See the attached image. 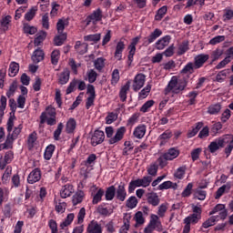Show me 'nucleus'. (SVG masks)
I'll list each match as a JSON object with an SVG mask.
<instances>
[{
	"instance_id": "nucleus-1",
	"label": "nucleus",
	"mask_w": 233,
	"mask_h": 233,
	"mask_svg": "<svg viewBox=\"0 0 233 233\" xmlns=\"http://www.w3.org/2000/svg\"><path fill=\"white\" fill-rule=\"evenodd\" d=\"M193 213L184 218V228L182 233H189L190 232V225H198L199 219H201V208L198 206H193Z\"/></svg>"
},
{
	"instance_id": "nucleus-2",
	"label": "nucleus",
	"mask_w": 233,
	"mask_h": 233,
	"mask_svg": "<svg viewBox=\"0 0 233 233\" xmlns=\"http://www.w3.org/2000/svg\"><path fill=\"white\" fill-rule=\"evenodd\" d=\"M40 123L41 125L46 123L49 127L57 125V112L56 111V107L52 106H46V110L40 115Z\"/></svg>"
},
{
	"instance_id": "nucleus-3",
	"label": "nucleus",
	"mask_w": 233,
	"mask_h": 233,
	"mask_svg": "<svg viewBox=\"0 0 233 233\" xmlns=\"http://www.w3.org/2000/svg\"><path fill=\"white\" fill-rule=\"evenodd\" d=\"M184 88H187V82H178L177 78L173 76L165 90L167 93L172 92L173 94H179V92L183 91Z\"/></svg>"
},
{
	"instance_id": "nucleus-4",
	"label": "nucleus",
	"mask_w": 233,
	"mask_h": 233,
	"mask_svg": "<svg viewBox=\"0 0 233 233\" xmlns=\"http://www.w3.org/2000/svg\"><path fill=\"white\" fill-rule=\"evenodd\" d=\"M14 117H15V116H10L7 120L6 130L8 134L6 136L5 142L3 144V148L5 150L8 148H12V145H14V141L17 139V138H14V137L12 136V130H14Z\"/></svg>"
},
{
	"instance_id": "nucleus-5",
	"label": "nucleus",
	"mask_w": 233,
	"mask_h": 233,
	"mask_svg": "<svg viewBox=\"0 0 233 233\" xmlns=\"http://www.w3.org/2000/svg\"><path fill=\"white\" fill-rule=\"evenodd\" d=\"M228 136L218 137L209 143L208 149L209 150L210 154H216L219 148H225V145H228Z\"/></svg>"
},
{
	"instance_id": "nucleus-6",
	"label": "nucleus",
	"mask_w": 233,
	"mask_h": 233,
	"mask_svg": "<svg viewBox=\"0 0 233 233\" xmlns=\"http://www.w3.org/2000/svg\"><path fill=\"white\" fill-rule=\"evenodd\" d=\"M76 86H77L78 90L83 91L86 89V83L85 81L80 79L74 78L68 85L66 94L68 96L69 94H72L76 90Z\"/></svg>"
},
{
	"instance_id": "nucleus-7",
	"label": "nucleus",
	"mask_w": 233,
	"mask_h": 233,
	"mask_svg": "<svg viewBox=\"0 0 233 233\" xmlns=\"http://www.w3.org/2000/svg\"><path fill=\"white\" fill-rule=\"evenodd\" d=\"M147 81V76L143 73H138L135 76L133 80L132 88L134 92H139L143 86H145V82Z\"/></svg>"
},
{
	"instance_id": "nucleus-8",
	"label": "nucleus",
	"mask_w": 233,
	"mask_h": 233,
	"mask_svg": "<svg viewBox=\"0 0 233 233\" xmlns=\"http://www.w3.org/2000/svg\"><path fill=\"white\" fill-rule=\"evenodd\" d=\"M127 185L125 182H120L119 185L116 187V195L115 198L117 201H125L127 199Z\"/></svg>"
},
{
	"instance_id": "nucleus-9",
	"label": "nucleus",
	"mask_w": 233,
	"mask_h": 233,
	"mask_svg": "<svg viewBox=\"0 0 233 233\" xmlns=\"http://www.w3.org/2000/svg\"><path fill=\"white\" fill-rule=\"evenodd\" d=\"M125 134H127V127H120L116 129L115 136L107 140L108 145H116V143H119L125 137Z\"/></svg>"
},
{
	"instance_id": "nucleus-10",
	"label": "nucleus",
	"mask_w": 233,
	"mask_h": 233,
	"mask_svg": "<svg viewBox=\"0 0 233 233\" xmlns=\"http://www.w3.org/2000/svg\"><path fill=\"white\" fill-rule=\"evenodd\" d=\"M103 141H105V132L99 129L95 130L91 137L92 147H97V145H101Z\"/></svg>"
},
{
	"instance_id": "nucleus-11",
	"label": "nucleus",
	"mask_w": 233,
	"mask_h": 233,
	"mask_svg": "<svg viewBox=\"0 0 233 233\" xmlns=\"http://www.w3.org/2000/svg\"><path fill=\"white\" fill-rule=\"evenodd\" d=\"M41 176H42L41 168L36 167L33 169L27 177V183L29 185H34L38 181H41Z\"/></svg>"
},
{
	"instance_id": "nucleus-12",
	"label": "nucleus",
	"mask_w": 233,
	"mask_h": 233,
	"mask_svg": "<svg viewBox=\"0 0 233 233\" xmlns=\"http://www.w3.org/2000/svg\"><path fill=\"white\" fill-rule=\"evenodd\" d=\"M210 59V56L207 54H199L194 57V66L196 70H199V68H203V66L207 61Z\"/></svg>"
},
{
	"instance_id": "nucleus-13",
	"label": "nucleus",
	"mask_w": 233,
	"mask_h": 233,
	"mask_svg": "<svg viewBox=\"0 0 233 233\" xmlns=\"http://www.w3.org/2000/svg\"><path fill=\"white\" fill-rule=\"evenodd\" d=\"M219 212L220 219H227V216H228V211L227 210L224 204H218L213 209L209 212V216H214V214H218Z\"/></svg>"
},
{
	"instance_id": "nucleus-14",
	"label": "nucleus",
	"mask_w": 233,
	"mask_h": 233,
	"mask_svg": "<svg viewBox=\"0 0 233 233\" xmlns=\"http://www.w3.org/2000/svg\"><path fill=\"white\" fill-rule=\"evenodd\" d=\"M14 161V151L9 150L5 152L4 158H0V170H5L7 165H10Z\"/></svg>"
},
{
	"instance_id": "nucleus-15",
	"label": "nucleus",
	"mask_w": 233,
	"mask_h": 233,
	"mask_svg": "<svg viewBox=\"0 0 233 233\" xmlns=\"http://www.w3.org/2000/svg\"><path fill=\"white\" fill-rule=\"evenodd\" d=\"M170 41H172V36L170 35H165L155 43V46L157 50H165L170 45Z\"/></svg>"
},
{
	"instance_id": "nucleus-16",
	"label": "nucleus",
	"mask_w": 233,
	"mask_h": 233,
	"mask_svg": "<svg viewBox=\"0 0 233 233\" xmlns=\"http://www.w3.org/2000/svg\"><path fill=\"white\" fill-rule=\"evenodd\" d=\"M86 233H103V227L97 220H91L86 227Z\"/></svg>"
},
{
	"instance_id": "nucleus-17",
	"label": "nucleus",
	"mask_w": 233,
	"mask_h": 233,
	"mask_svg": "<svg viewBox=\"0 0 233 233\" xmlns=\"http://www.w3.org/2000/svg\"><path fill=\"white\" fill-rule=\"evenodd\" d=\"M74 192H76V189H74V185L67 183L62 187L60 196L63 199H66V198H70Z\"/></svg>"
},
{
	"instance_id": "nucleus-18",
	"label": "nucleus",
	"mask_w": 233,
	"mask_h": 233,
	"mask_svg": "<svg viewBox=\"0 0 233 233\" xmlns=\"http://www.w3.org/2000/svg\"><path fill=\"white\" fill-rule=\"evenodd\" d=\"M161 35H163V31H161V29H159V28H156L154 30V32H152L146 38L147 40L144 42V46H148V45H152V43H154V41H156V39H157V37H161Z\"/></svg>"
},
{
	"instance_id": "nucleus-19",
	"label": "nucleus",
	"mask_w": 233,
	"mask_h": 233,
	"mask_svg": "<svg viewBox=\"0 0 233 233\" xmlns=\"http://www.w3.org/2000/svg\"><path fill=\"white\" fill-rule=\"evenodd\" d=\"M31 59L35 65L41 63V61H45V51H43L41 47L36 48L33 52Z\"/></svg>"
},
{
	"instance_id": "nucleus-20",
	"label": "nucleus",
	"mask_w": 233,
	"mask_h": 233,
	"mask_svg": "<svg viewBox=\"0 0 233 233\" xmlns=\"http://www.w3.org/2000/svg\"><path fill=\"white\" fill-rule=\"evenodd\" d=\"M12 26V15H7L0 20V29L2 32H8Z\"/></svg>"
},
{
	"instance_id": "nucleus-21",
	"label": "nucleus",
	"mask_w": 233,
	"mask_h": 233,
	"mask_svg": "<svg viewBox=\"0 0 233 233\" xmlns=\"http://www.w3.org/2000/svg\"><path fill=\"white\" fill-rule=\"evenodd\" d=\"M125 48L126 45L123 40L116 43L114 56L116 59H117V61H121V59H123V52H125Z\"/></svg>"
},
{
	"instance_id": "nucleus-22",
	"label": "nucleus",
	"mask_w": 233,
	"mask_h": 233,
	"mask_svg": "<svg viewBox=\"0 0 233 233\" xmlns=\"http://www.w3.org/2000/svg\"><path fill=\"white\" fill-rule=\"evenodd\" d=\"M146 196L148 205H151L152 207H157L161 202L159 196H157V193L156 192H149Z\"/></svg>"
},
{
	"instance_id": "nucleus-23",
	"label": "nucleus",
	"mask_w": 233,
	"mask_h": 233,
	"mask_svg": "<svg viewBox=\"0 0 233 233\" xmlns=\"http://www.w3.org/2000/svg\"><path fill=\"white\" fill-rule=\"evenodd\" d=\"M57 77L58 85H66L70 81V70L68 68L64 69L57 75Z\"/></svg>"
},
{
	"instance_id": "nucleus-24",
	"label": "nucleus",
	"mask_w": 233,
	"mask_h": 233,
	"mask_svg": "<svg viewBox=\"0 0 233 233\" xmlns=\"http://www.w3.org/2000/svg\"><path fill=\"white\" fill-rule=\"evenodd\" d=\"M179 154H181V152L177 147H171L164 153L166 159H168V161H174V159L179 157Z\"/></svg>"
},
{
	"instance_id": "nucleus-25",
	"label": "nucleus",
	"mask_w": 233,
	"mask_h": 233,
	"mask_svg": "<svg viewBox=\"0 0 233 233\" xmlns=\"http://www.w3.org/2000/svg\"><path fill=\"white\" fill-rule=\"evenodd\" d=\"M146 134H147V126L145 125H138L137 127H135L133 131V136L137 137V139H143Z\"/></svg>"
},
{
	"instance_id": "nucleus-26",
	"label": "nucleus",
	"mask_w": 233,
	"mask_h": 233,
	"mask_svg": "<svg viewBox=\"0 0 233 233\" xmlns=\"http://www.w3.org/2000/svg\"><path fill=\"white\" fill-rule=\"evenodd\" d=\"M84 199H85V191L78 189L75 193V195L72 197L73 206L76 207V205H79L80 203H83Z\"/></svg>"
},
{
	"instance_id": "nucleus-27",
	"label": "nucleus",
	"mask_w": 233,
	"mask_h": 233,
	"mask_svg": "<svg viewBox=\"0 0 233 233\" xmlns=\"http://www.w3.org/2000/svg\"><path fill=\"white\" fill-rule=\"evenodd\" d=\"M225 54V50L221 47H218L217 49L213 50L210 55V65L213 63H216V61H218V59H221V56Z\"/></svg>"
},
{
	"instance_id": "nucleus-28",
	"label": "nucleus",
	"mask_w": 233,
	"mask_h": 233,
	"mask_svg": "<svg viewBox=\"0 0 233 233\" xmlns=\"http://www.w3.org/2000/svg\"><path fill=\"white\" fill-rule=\"evenodd\" d=\"M75 50L80 55L85 56L88 52V44L81 43V41H76L75 45Z\"/></svg>"
},
{
	"instance_id": "nucleus-29",
	"label": "nucleus",
	"mask_w": 233,
	"mask_h": 233,
	"mask_svg": "<svg viewBox=\"0 0 233 233\" xmlns=\"http://www.w3.org/2000/svg\"><path fill=\"white\" fill-rule=\"evenodd\" d=\"M54 152H56V145H48L44 152V159H46V161H50L54 156Z\"/></svg>"
},
{
	"instance_id": "nucleus-30",
	"label": "nucleus",
	"mask_w": 233,
	"mask_h": 233,
	"mask_svg": "<svg viewBox=\"0 0 233 233\" xmlns=\"http://www.w3.org/2000/svg\"><path fill=\"white\" fill-rule=\"evenodd\" d=\"M88 19L94 23H99L103 19V11L100 8L93 11L91 15H88Z\"/></svg>"
},
{
	"instance_id": "nucleus-31",
	"label": "nucleus",
	"mask_w": 233,
	"mask_h": 233,
	"mask_svg": "<svg viewBox=\"0 0 233 233\" xmlns=\"http://www.w3.org/2000/svg\"><path fill=\"white\" fill-rule=\"evenodd\" d=\"M47 33L46 31H40L35 35L34 45L35 46H41L43 41L46 39Z\"/></svg>"
},
{
	"instance_id": "nucleus-32",
	"label": "nucleus",
	"mask_w": 233,
	"mask_h": 233,
	"mask_svg": "<svg viewBox=\"0 0 233 233\" xmlns=\"http://www.w3.org/2000/svg\"><path fill=\"white\" fill-rule=\"evenodd\" d=\"M103 196H105V189L103 188H97L96 187V193L93 196L92 203L94 205H97L98 203H101L103 201Z\"/></svg>"
},
{
	"instance_id": "nucleus-33",
	"label": "nucleus",
	"mask_w": 233,
	"mask_h": 233,
	"mask_svg": "<svg viewBox=\"0 0 233 233\" xmlns=\"http://www.w3.org/2000/svg\"><path fill=\"white\" fill-rule=\"evenodd\" d=\"M68 19H65V18H60L58 19L57 23H56V30H57V34H65V28H66V26H68Z\"/></svg>"
},
{
	"instance_id": "nucleus-34",
	"label": "nucleus",
	"mask_w": 233,
	"mask_h": 233,
	"mask_svg": "<svg viewBox=\"0 0 233 233\" xmlns=\"http://www.w3.org/2000/svg\"><path fill=\"white\" fill-rule=\"evenodd\" d=\"M104 194H105L106 201H112L114 198H116V186H110L106 187V193Z\"/></svg>"
},
{
	"instance_id": "nucleus-35",
	"label": "nucleus",
	"mask_w": 233,
	"mask_h": 233,
	"mask_svg": "<svg viewBox=\"0 0 233 233\" xmlns=\"http://www.w3.org/2000/svg\"><path fill=\"white\" fill-rule=\"evenodd\" d=\"M76 218V215L74 213H69L65 220L60 224V228L62 230H65L66 227H70L72 225V222L74 221V218Z\"/></svg>"
},
{
	"instance_id": "nucleus-36",
	"label": "nucleus",
	"mask_w": 233,
	"mask_h": 233,
	"mask_svg": "<svg viewBox=\"0 0 233 233\" xmlns=\"http://www.w3.org/2000/svg\"><path fill=\"white\" fill-rule=\"evenodd\" d=\"M76 127H77V122H76V119L69 118L66 125V134H74V130H76Z\"/></svg>"
},
{
	"instance_id": "nucleus-37",
	"label": "nucleus",
	"mask_w": 233,
	"mask_h": 233,
	"mask_svg": "<svg viewBox=\"0 0 233 233\" xmlns=\"http://www.w3.org/2000/svg\"><path fill=\"white\" fill-rule=\"evenodd\" d=\"M150 227H154L157 230H161V221H159V217L157 215H151V218L148 224Z\"/></svg>"
},
{
	"instance_id": "nucleus-38",
	"label": "nucleus",
	"mask_w": 233,
	"mask_h": 233,
	"mask_svg": "<svg viewBox=\"0 0 233 233\" xmlns=\"http://www.w3.org/2000/svg\"><path fill=\"white\" fill-rule=\"evenodd\" d=\"M65 41H66V33H58V35L54 38L56 46H63Z\"/></svg>"
},
{
	"instance_id": "nucleus-39",
	"label": "nucleus",
	"mask_w": 233,
	"mask_h": 233,
	"mask_svg": "<svg viewBox=\"0 0 233 233\" xmlns=\"http://www.w3.org/2000/svg\"><path fill=\"white\" fill-rule=\"evenodd\" d=\"M230 75V69H223L219 71L216 76V81L218 83H224L227 76Z\"/></svg>"
},
{
	"instance_id": "nucleus-40",
	"label": "nucleus",
	"mask_w": 233,
	"mask_h": 233,
	"mask_svg": "<svg viewBox=\"0 0 233 233\" xmlns=\"http://www.w3.org/2000/svg\"><path fill=\"white\" fill-rule=\"evenodd\" d=\"M84 41H87L88 43H99L101 41V34L96 33L93 35H87L84 36Z\"/></svg>"
},
{
	"instance_id": "nucleus-41",
	"label": "nucleus",
	"mask_w": 233,
	"mask_h": 233,
	"mask_svg": "<svg viewBox=\"0 0 233 233\" xmlns=\"http://www.w3.org/2000/svg\"><path fill=\"white\" fill-rule=\"evenodd\" d=\"M140 187H141V182H140L139 178L131 180L129 182L128 187H127L128 194H134V191L136 190V188Z\"/></svg>"
},
{
	"instance_id": "nucleus-42",
	"label": "nucleus",
	"mask_w": 233,
	"mask_h": 233,
	"mask_svg": "<svg viewBox=\"0 0 233 233\" xmlns=\"http://www.w3.org/2000/svg\"><path fill=\"white\" fill-rule=\"evenodd\" d=\"M19 73V65L16 62H11L9 65V77H15Z\"/></svg>"
},
{
	"instance_id": "nucleus-43",
	"label": "nucleus",
	"mask_w": 233,
	"mask_h": 233,
	"mask_svg": "<svg viewBox=\"0 0 233 233\" xmlns=\"http://www.w3.org/2000/svg\"><path fill=\"white\" fill-rule=\"evenodd\" d=\"M231 187H232V185L230 184V182H228L226 185H223L222 187H220L216 192V199H219V198H221V196L225 194V191L230 190Z\"/></svg>"
},
{
	"instance_id": "nucleus-44",
	"label": "nucleus",
	"mask_w": 233,
	"mask_h": 233,
	"mask_svg": "<svg viewBox=\"0 0 233 233\" xmlns=\"http://www.w3.org/2000/svg\"><path fill=\"white\" fill-rule=\"evenodd\" d=\"M96 212L104 218H107V216H110V214H112V211H110L108 208L105 207V204L99 205L96 208Z\"/></svg>"
},
{
	"instance_id": "nucleus-45",
	"label": "nucleus",
	"mask_w": 233,
	"mask_h": 233,
	"mask_svg": "<svg viewBox=\"0 0 233 233\" xmlns=\"http://www.w3.org/2000/svg\"><path fill=\"white\" fill-rule=\"evenodd\" d=\"M190 50V47L188 46V41L184 40L179 46H178V51L177 56H184V54H187Z\"/></svg>"
},
{
	"instance_id": "nucleus-46",
	"label": "nucleus",
	"mask_w": 233,
	"mask_h": 233,
	"mask_svg": "<svg viewBox=\"0 0 233 233\" xmlns=\"http://www.w3.org/2000/svg\"><path fill=\"white\" fill-rule=\"evenodd\" d=\"M167 12H168V7L167 5L160 7L155 15V20L161 21V19H163L167 15Z\"/></svg>"
},
{
	"instance_id": "nucleus-47",
	"label": "nucleus",
	"mask_w": 233,
	"mask_h": 233,
	"mask_svg": "<svg viewBox=\"0 0 233 233\" xmlns=\"http://www.w3.org/2000/svg\"><path fill=\"white\" fill-rule=\"evenodd\" d=\"M221 112V104H214L208 107V114L210 116H218V113Z\"/></svg>"
},
{
	"instance_id": "nucleus-48",
	"label": "nucleus",
	"mask_w": 233,
	"mask_h": 233,
	"mask_svg": "<svg viewBox=\"0 0 233 233\" xmlns=\"http://www.w3.org/2000/svg\"><path fill=\"white\" fill-rule=\"evenodd\" d=\"M130 90V84L127 83L124 86L121 87L119 92V97L122 103H125L127 101V94Z\"/></svg>"
},
{
	"instance_id": "nucleus-49",
	"label": "nucleus",
	"mask_w": 233,
	"mask_h": 233,
	"mask_svg": "<svg viewBox=\"0 0 233 233\" xmlns=\"http://www.w3.org/2000/svg\"><path fill=\"white\" fill-rule=\"evenodd\" d=\"M196 66L192 62H188L180 71V74H194Z\"/></svg>"
},
{
	"instance_id": "nucleus-50",
	"label": "nucleus",
	"mask_w": 233,
	"mask_h": 233,
	"mask_svg": "<svg viewBox=\"0 0 233 233\" xmlns=\"http://www.w3.org/2000/svg\"><path fill=\"white\" fill-rule=\"evenodd\" d=\"M105 58L98 57L94 61V66L98 72H102L105 68Z\"/></svg>"
},
{
	"instance_id": "nucleus-51",
	"label": "nucleus",
	"mask_w": 233,
	"mask_h": 233,
	"mask_svg": "<svg viewBox=\"0 0 233 233\" xmlns=\"http://www.w3.org/2000/svg\"><path fill=\"white\" fill-rule=\"evenodd\" d=\"M187 172V166H182L177 168L176 172L174 173V177L177 179H183L185 177V174Z\"/></svg>"
},
{
	"instance_id": "nucleus-52",
	"label": "nucleus",
	"mask_w": 233,
	"mask_h": 233,
	"mask_svg": "<svg viewBox=\"0 0 233 233\" xmlns=\"http://www.w3.org/2000/svg\"><path fill=\"white\" fill-rule=\"evenodd\" d=\"M63 128H65V125H63V123L60 122L57 125L56 129L54 131L53 137L55 141H59V139H61V134L63 133Z\"/></svg>"
},
{
	"instance_id": "nucleus-53",
	"label": "nucleus",
	"mask_w": 233,
	"mask_h": 233,
	"mask_svg": "<svg viewBox=\"0 0 233 233\" xmlns=\"http://www.w3.org/2000/svg\"><path fill=\"white\" fill-rule=\"evenodd\" d=\"M173 134L170 129H167L164 133H162L158 139L161 141L160 145H165V141H167V139H170L172 137Z\"/></svg>"
},
{
	"instance_id": "nucleus-54",
	"label": "nucleus",
	"mask_w": 233,
	"mask_h": 233,
	"mask_svg": "<svg viewBox=\"0 0 233 233\" xmlns=\"http://www.w3.org/2000/svg\"><path fill=\"white\" fill-rule=\"evenodd\" d=\"M35 141H37V133L34 131L27 137V145L29 148H34V145H35Z\"/></svg>"
},
{
	"instance_id": "nucleus-55",
	"label": "nucleus",
	"mask_w": 233,
	"mask_h": 233,
	"mask_svg": "<svg viewBox=\"0 0 233 233\" xmlns=\"http://www.w3.org/2000/svg\"><path fill=\"white\" fill-rule=\"evenodd\" d=\"M150 90H152V85L147 84L139 93L138 97L141 99H145V97L148 96V94H150Z\"/></svg>"
},
{
	"instance_id": "nucleus-56",
	"label": "nucleus",
	"mask_w": 233,
	"mask_h": 233,
	"mask_svg": "<svg viewBox=\"0 0 233 233\" xmlns=\"http://www.w3.org/2000/svg\"><path fill=\"white\" fill-rule=\"evenodd\" d=\"M88 83H96L97 81V72L94 69H89L86 73Z\"/></svg>"
},
{
	"instance_id": "nucleus-57",
	"label": "nucleus",
	"mask_w": 233,
	"mask_h": 233,
	"mask_svg": "<svg viewBox=\"0 0 233 233\" xmlns=\"http://www.w3.org/2000/svg\"><path fill=\"white\" fill-rule=\"evenodd\" d=\"M140 187L143 188H147V187H150V183H152V177L144 176L142 178H139Z\"/></svg>"
},
{
	"instance_id": "nucleus-58",
	"label": "nucleus",
	"mask_w": 233,
	"mask_h": 233,
	"mask_svg": "<svg viewBox=\"0 0 233 233\" xmlns=\"http://www.w3.org/2000/svg\"><path fill=\"white\" fill-rule=\"evenodd\" d=\"M37 12V6L32 7L27 13L25 15V21H32L34 17H35V14Z\"/></svg>"
},
{
	"instance_id": "nucleus-59",
	"label": "nucleus",
	"mask_w": 233,
	"mask_h": 233,
	"mask_svg": "<svg viewBox=\"0 0 233 233\" xmlns=\"http://www.w3.org/2000/svg\"><path fill=\"white\" fill-rule=\"evenodd\" d=\"M137 203H138L137 198L131 196L127 200V208H136V207H137Z\"/></svg>"
},
{
	"instance_id": "nucleus-60",
	"label": "nucleus",
	"mask_w": 233,
	"mask_h": 233,
	"mask_svg": "<svg viewBox=\"0 0 233 233\" xmlns=\"http://www.w3.org/2000/svg\"><path fill=\"white\" fill-rule=\"evenodd\" d=\"M155 101L154 100H148L146 103L143 104V106L140 107V112H143V114H147V112H148L149 108H152V106H154L155 105Z\"/></svg>"
},
{
	"instance_id": "nucleus-61",
	"label": "nucleus",
	"mask_w": 233,
	"mask_h": 233,
	"mask_svg": "<svg viewBox=\"0 0 233 233\" xmlns=\"http://www.w3.org/2000/svg\"><path fill=\"white\" fill-rule=\"evenodd\" d=\"M195 198L199 201H205L207 198V192L203 189L197 188L195 192Z\"/></svg>"
},
{
	"instance_id": "nucleus-62",
	"label": "nucleus",
	"mask_w": 233,
	"mask_h": 233,
	"mask_svg": "<svg viewBox=\"0 0 233 233\" xmlns=\"http://www.w3.org/2000/svg\"><path fill=\"white\" fill-rule=\"evenodd\" d=\"M130 228V217L124 218V225L120 228L119 233H127Z\"/></svg>"
},
{
	"instance_id": "nucleus-63",
	"label": "nucleus",
	"mask_w": 233,
	"mask_h": 233,
	"mask_svg": "<svg viewBox=\"0 0 233 233\" xmlns=\"http://www.w3.org/2000/svg\"><path fill=\"white\" fill-rule=\"evenodd\" d=\"M47 225L51 230V233H59V229L57 228V221H56L55 219H49Z\"/></svg>"
},
{
	"instance_id": "nucleus-64",
	"label": "nucleus",
	"mask_w": 233,
	"mask_h": 233,
	"mask_svg": "<svg viewBox=\"0 0 233 233\" xmlns=\"http://www.w3.org/2000/svg\"><path fill=\"white\" fill-rule=\"evenodd\" d=\"M61 56V53L59 52V50H54L51 53V63L52 65H57V63H59V56Z\"/></svg>"
}]
</instances>
